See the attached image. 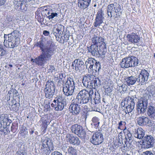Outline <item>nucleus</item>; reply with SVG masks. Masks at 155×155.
<instances>
[{"instance_id":"6e6552de","label":"nucleus","mask_w":155,"mask_h":155,"mask_svg":"<svg viewBox=\"0 0 155 155\" xmlns=\"http://www.w3.org/2000/svg\"><path fill=\"white\" fill-rule=\"evenodd\" d=\"M41 144V150L45 153H50L51 150H53V144L51 140L49 138H43L42 139Z\"/></svg>"},{"instance_id":"20e7f679","label":"nucleus","mask_w":155,"mask_h":155,"mask_svg":"<svg viewBox=\"0 0 155 155\" xmlns=\"http://www.w3.org/2000/svg\"><path fill=\"white\" fill-rule=\"evenodd\" d=\"M75 87L73 79L70 77L68 78L67 81L63 86V91L64 94L67 96L72 95L74 92Z\"/></svg>"},{"instance_id":"9b49d317","label":"nucleus","mask_w":155,"mask_h":155,"mask_svg":"<svg viewBox=\"0 0 155 155\" xmlns=\"http://www.w3.org/2000/svg\"><path fill=\"white\" fill-rule=\"evenodd\" d=\"M92 44L99 46L101 49L105 50L107 49L106 45L104 42V39L101 36L94 35L91 38Z\"/></svg>"},{"instance_id":"58836bf2","label":"nucleus","mask_w":155,"mask_h":155,"mask_svg":"<svg viewBox=\"0 0 155 155\" xmlns=\"http://www.w3.org/2000/svg\"><path fill=\"white\" fill-rule=\"evenodd\" d=\"M125 108V112L126 114L131 113L134 108V106H130L129 105H123Z\"/></svg>"},{"instance_id":"4468645a","label":"nucleus","mask_w":155,"mask_h":155,"mask_svg":"<svg viewBox=\"0 0 155 155\" xmlns=\"http://www.w3.org/2000/svg\"><path fill=\"white\" fill-rule=\"evenodd\" d=\"M103 140V134L99 132L94 133L91 138V142L94 145H98L101 144Z\"/></svg>"},{"instance_id":"b1692460","label":"nucleus","mask_w":155,"mask_h":155,"mask_svg":"<svg viewBox=\"0 0 155 155\" xmlns=\"http://www.w3.org/2000/svg\"><path fill=\"white\" fill-rule=\"evenodd\" d=\"M134 132V137L138 139H142L145 134V131L141 127L138 128L137 130L135 129Z\"/></svg>"},{"instance_id":"c03bdc74","label":"nucleus","mask_w":155,"mask_h":155,"mask_svg":"<svg viewBox=\"0 0 155 155\" xmlns=\"http://www.w3.org/2000/svg\"><path fill=\"white\" fill-rule=\"evenodd\" d=\"M94 94L95 96H93L92 97H93L95 103V104H98L100 101V97L99 95H97V97L95 93Z\"/></svg>"},{"instance_id":"09e8293b","label":"nucleus","mask_w":155,"mask_h":155,"mask_svg":"<svg viewBox=\"0 0 155 155\" xmlns=\"http://www.w3.org/2000/svg\"><path fill=\"white\" fill-rule=\"evenodd\" d=\"M87 75L88 77H89V78L90 79V80L91 82H93L95 78H96L94 75L92 74H88Z\"/></svg>"},{"instance_id":"4d7b16f0","label":"nucleus","mask_w":155,"mask_h":155,"mask_svg":"<svg viewBox=\"0 0 155 155\" xmlns=\"http://www.w3.org/2000/svg\"><path fill=\"white\" fill-rule=\"evenodd\" d=\"M5 3V0H0V6L3 5Z\"/></svg>"},{"instance_id":"bb28decb","label":"nucleus","mask_w":155,"mask_h":155,"mask_svg":"<svg viewBox=\"0 0 155 155\" xmlns=\"http://www.w3.org/2000/svg\"><path fill=\"white\" fill-rule=\"evenodd\" d=\"M124 79L125 82L128 86L134 84L136 81L138 82V78L133 76L127 77Z\"/></svg>"},{"instance_id":"6ab92c4d","label":"nucleus","mask_w":155,"mask_h":155,"mask_svg":"<svg viewBox=\"0 0 155 155\" xmlns=\"http://www.w3.org/2000/svg\"><path fill=\"white\" fill-rule=\"evenodd\" d=\"M73 133L78 135L79 137H81L84 135V131L82 127L77 124H74L71 127Z\"/></svg>"},{"instance_id":"69168bd1","label":"nucleus","mask_w":155,"mask_h":155,"mask_svg":"<svg viewBox=\"0 0 155 155\" xmlns=\"http://www.w3.org/2000/svg\"><path fill=\"white\" fill-rule=\"evenodd\" d=\"M8 66H9V67L10 68H12V64H9L8 65Z\"/></svg>"},{"instance_id":"0eeeda50","label":"nucleus","mask_w":155,"mask_h":155,"mask_svg":"<svg viewBox=\"0 0 155 155\" xmlns=\"http://www.w3.org/2000/svg\"><path fill=\"white\" fill-rule=\"evenodd\" d=\"M53 51V49L51 48L47 49L46 53H42L38 58L35 59V62L38 65H42L43 64L45 59L50 58L54 54Z\"/></svg>"},{"instance_id":"dca6fc26","label":"nucleus","mask_w":155,"mask_h":155,"mask_svg":"<svg viewBox=\"0 0 155 155\" xmlns=\"http://www.w3.org/2000/svg\"><path fill=\"white\" fill-rule=\"evenodd\" d=\"M53 102L55 104V110L58 111L62 110L65 104V101L64 99L61 96L58 97L57 100H54Z\"/></svg>"},{"instance_id":"f8f14e48","label":"nucleus","mask_w":155,"mask_h":155,"mask_svg":"<svg viewBox=\"0 0 155 155\" xmlns=\"http://www.w3.org/2000/svg\"><path fill=\"white\" fill-rule=\"evenodd\" d=\"M126 141L124 142V147L127 150H132L134 147L132 144L133 141L132 135L129 130H127L124 132Z\"/></svg>"},{"instance_id":"f257e3e1","label":"nucleus","mask_w":155,"mask_h":155,"mask_svg":"<svg viewBox=\"0 0 155 155\" xmlns=\"http://www.w3.org/2000/svg\"><path fill=\"white\" fill-rule=\"evenodd\" d=\"M19 35V32L18 30L14 31L8 35H5L4 37L5 46L10 48L18 46L20 43Z\"/></svg>"},{"instance_id":"603ef678","label":"nucleus","mask_w":155,"mask_h":155,"mask_svg":"<svg viewBox=\"0 0 155 155\" xmlns=\"http://www.w3.org/2000/svg\"><path fill=\"white\" fill-rule=\"evenodd\" d=\"M142 155H153V154L151 151H147L143 152Z\"/></svg>"},{"instance_id":"393cba45","label":"nucleus","mask_w":155,"mask_h":155,"mask_svg":"<svg viewBox=\"0 0 155 155\" xmlns=\"http://www.w3.org/2000/svg\"><path fill=\"white\" fill-rule=\"evenodd\" d=\"M154 89L152 87H149L147 89L145 94H144V97L148 99H150L155 94Z\"/></svg>"},{"instance_id":"ea45409f","label":"nucleus","mask_w":155,"mask_h":155,"mask_svg":"<svg viewBox=\"0 0 155 155\" xmlns=\"http://www.w3.org/2000/svg\"><path fill=\"white\" fill-rule=\"evenodd\" d=\"M43 106L44 107V111H45L50 110L51 108L50 107V102L48 101H45L43 104Z\"/></svg>"},{"instance_id":"ddd939ff","label":"nucleus","mask_w":155,"mask_h":155,"mask_svg":"<svg viewBox=\"0 0 155 155\" xmlns=\"http://www.w3.org/2000/svg\"><path fill=\"white\" fill-rule=\"evenodd\" d=\"M148 103L147 99L145 98H142L138 101L137 110L138 114H143L146 111Z\"/></svg>"},{"instance_id":"f704fd0d","label":"nucleus","mask_w":155,"mask_h":155,"mask_svg":"<svg viewBox=\"0 0 155 155\" xmlns=\"http://www.w3.org/2000/svg\"><path fill=\"white\" fill-rule=\"evenodd\" d=\"M69 141L70 143L75 145H78L81 143L80 140L77 137H70L69 138Z\"/></svg>"},{"instance_id":"de8ad7c7","label":"nucleus","mask_w":155,"mask_h":155,"mask_svg":"<svg viewBox=\"0 0 155 155\" xmlns=\"http://www.w3.org/2000/svg\"><path fill=\"white\" fill-rule=\"evenodd\" d=\"M125 124H126V122H125L120 121L118 123V126L117 127L118 129L122 130V126L123 124L124 125Z\"/></svg>"},{"instance_id":"c85d7f7f","label":"nucleus","mask_w":155,"mask_h":155,"mask_svg":"<svg viewBox=\"0 0 155 155\" xmlns=\"http://www.w3.org/2000/svg\"><path fill=\"white\" fill-rule=\"evenodd\" d=\"M128 57L130 67H134L138 65L139 61L137 58L134 56H130Z\"/></svg>"},{"instance_id":"774afa93","label":"nucleus","mask_w":155,"mask_h":155,"mask_svg":"<svg viewBox=\"0 0 155 155\" xmlns=\"http://www.w3.org/2000/svg\"><path fill=\"white\" fill-rule=\"evenodd\" d=\"M129 155V154H125V155Z\"/></svg>"},{"instance_id":"f03ea898","label":"nucleus","mask_w":155,"mask_h":155,"mask_svg":"<svg viewBox=\"0 0 155 155\" xmlns=\"http://www.w3.org/2000/svg\"><path fill=\"white\" fill-rule=\"evenodd\" d=\"M94 94L93 90L92 89L88 90L83 89L80 91L77 95V102L81 104L88 103L91 100Z\"/></svg>"},{"instance_id":"338daca9","label":"nucleus","mask_w":155,"mask_h":155,"mask_svg":"<svg viewBox=\"0 0 155 155\" xmlns=\"http://www.w3.org/2000/svg\"><path fill=\"white\" fill-rule=\"evenodd\" d=\"M16 104H14V105H12V106H13V107L14 106H15Z\"/></svg>"},{"instance_id":"a878e982","label":"nucleus","mask_w":155,"mask_h":155,"mask_svg":"<svg viewBox=\"0 0 155 155\" xmlns=\"http://www.w3.org/2000/svg\"><path fill=\"white\" fill-rule=\"evenodd\" d=\"M134 99L130 97H128L125 98V100L122 101L121 106L124 105H129L130 106H134L135 105Z\"/></svg>"},{"instance_id":"0e129e2a","label":"nucleus","mask_w":155,"mask_h":155,"mask_svg":"<svg viewBox=\"0 0 155 155\" xmlns=\"http://www.w3.org/2000/svg\"><path fill=\"white\" fill-rule=\"evenodd\" d=\"M31 61H32V62H35V59H31Z\"/></svg>"},{"instance_id":"7c9ffc66","label":"nucleus","mask_w":155,"mask_h":155,"mask_svg":"<svg viewBox=\"0 0 155 155\" xmlns=\"http://www.w3.org/2000/svg\"><path fill=\"white\" fill-rule=\"evenodd\" d=\"M147 114L150 117L154 118L155 117V107L150 105L148 107Z\"/></svg>"},{"instance_id":"79ce46f5","label":"nucleus","mask_w":155,"mask_h":155,"mask_svg":"<svg viewBox=\"0 0 155 155\" xmlns=\"http://www.w3.org/2000/svg\"><path fill=\"white\" fill-rule=\"evenodd\" d=\"M146 125L149 127H154L155 125L154 122L153 121L150 120L148 117L147 118Z\"/></svg>"},{"instance_id":"a19ab883","label":"nucleus","mask_w":155,"mask_h":155,"mask_svg":"<svg viewBox=\"0 0 155 155\" xmlns=\"http://www.w3.org/2000/svg\"><path fill=\"white\" fill-rule=\"evenodd\" d=\"M32 0H20L19 2H18L17 3H14V4H15V5H16L15 8L17 7H21V6L22 4H23L22 2H29L32 1Z\"/></svg>"},{"instance_id":"864d4df0","label":"nucleus","mask_w":155,"mask_h":155,"mask_svg":"<svg viewBox=\"0 0 155 155\" xmlns=\"http://www.w3.org/2000/svg\"><path fill=\"white\" fill-rule=\"evenodd\" d=\"M50 155H63L61 153L58 151H54L51 153Z\"/></svg>"},{"instance_id":"13d9d810","label":"nucleus","mask_w":155,"mask_h":155,"mask_svg":"<svg viewBox=\"0 0 155 155\" xmlns=\"http://www.w3.org/2000/svg\"><path fill=\"white\" fill-rule=\"evenodd\" d=\"M69 35H65L64 36L65 40H67L69 38Z\"/></svg>"},{"instance_id":"5fc2aeb1","label":"nucleus","mask_w":155,"mask_h":155,"mask_svg":"<svg viewBox=\"0 0 155 155\" xmlns=\"http://www.w3.org/2000/svg\"><path fill=\"white\" fill-rule=\"evenodd\" d=\"M49 67V72H52L55 69L54 66L53 65H50Z\"/></svg>"},{"instance_id":"8fccbe9b","label":"nucleus","mask_w":155,"mask_h":155,"mask_svg":"<svg viewBox=\"0 0 155 155\" xmlns=\"http://www.w3.org/2000/svg\"><path fill=\"white\" fill-rule=\"evenodd\" d=\"M6 119L5 118L4 115H2L0 117V121L1 123H2V122H3V123H4L5 121H6Z\"/></svg>"},{"instance_id":"680f3d73","label":"nucleus","mask_w":155,"mask_h":155,"mask_svg":"<svg viewBox=\"0 0 155 155\" xmlns=\"http://www.w3.org/2000/svg\"><path fill=\"white\" fill-rule=\"evenodd\" d=\"M124 87H125V86L124 85H122L120 87V88H121V89H122V90H124L123 89V88H124Z\"/></svg>"},{"instance_id":"6e6d98bb","label":"nucleus","mask_w":155,"mask_h":155,"mask_svg":"<svg viewBox=\"0 0 155 155\" xmlns=\"http://www.w3.org/2000/svg\"><path fill=\"white\" fill-rule=\"evenodd\" d=\"M43 34L45 36H48L49 34V32L48 31L45 30L43 31Z\"/></svg>"},{"instance_id":"e433bc0d","label":"nucleus","mask_w":155,"mask_h":155,"mask_svg":"<svg viewBox=\"0 0 155 155\" xmlns=\"http://www.w3.org/2000/svg\"><path fill=\"white\" fill-rule=\"evenodd\" d=\"M147 117H139L137 119L138 124L140 126L146 125Z\"/></svg>"},{"instance_id":"412c9836","label":"nucleus","mask_w":155,"mask_h":155,"mask_svg":"<svg viewBox=\"0 0 155 155\" xmlns=\"http://www.w3.org/2000/svg\"><path fill=\"white\" fill-rule=\"evenodd\" d=\"M103 14L101 9H100L98 11L95 19V21L94 23L95 27L99 26L103 22L104 17H103Z\"/></svg>"},{"instance_id":"c9c22d12","label":"nucleus","mask_w":155,"mask_h":155,"mask_svg":"<svg viewBox=\"0 0 155 155\" xmlns=\"http://www.w3.org/2000/svg\"><path fill=\"white\" fill-rule=\"evenodd\" d=\"M92 123L91 124L93 127L96 128L99 127L100 122L98 118L96 117H94L92 118Z\"/></svg>"},{"instance_id":"5701e85b","label":"nucleus","mask_w":155,"mask_h":155,"mask_svg":"<svg viewBox=\"0 0 155 155\" xmlns=\"http://www.w3.org/2000/svg\"><path fill=\"white\" fill-rule=\"evenodd\" d=\"M78 6L81 10L88 8L91 2V0H78Z\"/></svg>"},{"instance_id":"c756f323","label":"nucleus","mask_w":155,"mask_h":155,"mask_svg":"<svg viewBox=\"0 0 155 155\" xmlns=\"http://www.w3.org/2000/svg\"><path fill=\"white\" fill-rule=\"evenodd\" d=\"M128 57H126L122 59L120 62L121 67L123 68L130 67Z\"/></svg>"},{"instance_id":"e2e57ef3","label":"nucleus","mask_w":155,"mask_h":155,"mask_svg":"<svg viewBox=\"0 0 155 155\" xmlns=\"http://www.w3.org/2000/svg\"><path fill=\"white\" fill-rule=\"evenodd\" d=\"M152 151L153 152L152 153L153 154V155H155V148L153 149Z\"/></svg>"},{"instance_id":"4c0bfd02","label":"nucleus","mask_w":155,"mask_h":155,"mask_svg":"<svg viewBox=\"0 0 155 155\" xmlns=\"http://www.w3.org/2000/svg\"><path fill=\"white\" fill-rule=\"evenodd\" d=\"M92 83V84L91 86V88H93L96 87H98L101 84V82L98 78H96Z\"/></svg>"},{"instance_id":"aec40b11","label":"nucleus","mask_w":155,"mask_h":155,"mask_svg":"<svg viewBox=\"0 0 155 155\" xmlns=\"http://www.w3.org/2000/svg\"><path fill=\"white\" fill-rule=\"evenodd\" d=\"M127 40L130 43L133 44L139 43L140 38L139 36L134 33L128 34L127 36Z\"/></svg>"},{"instance_id":"7ed1b4c3","label":"nucleus","mask_w":155,"mask_h":155,"mask_svg":"<svg viewBox=\"0 0 155 155\" xmlns=\"http://www.w3.org/2000/svg\"><path fill=\"white\" fill-rule=\"evenodd\" d=\"M107 12L108 17L110 18L113 17L114 19H115L121 15L123 10L120 5L116 3L109 5L107 7Z\"/></svg>"},{"instance_id":"9d476101","label":"nucleus","mask_w":155,"mask_h":155,"mask_svg":"<svg viewBox=\"0 0 155 155\" xmlns=\"http://www.w3.org/2000/svg\"><path fill=\"white\" fill-rule=\"evenodd\" d=\"M43 11L45 13L47 18L50 20H51L55 17H58V12L57 9L53 7L44 6L43 7Z\"/></svg>"},{"instance_id":"3c124183","label":"nucleus","mask_w":155,"mask_h":155,"mask_svg":"<svg viewBox=\"0 0 155 155\" xmlns=\"http://www.w3.org/2000/svg\"><path fill=\"white\" fill-rule=\"evenodd\" d=\"M58 80L57 83V86H61L62 85L63 83V81L62 79H58Z\"/></svg>"},{"instance_id":"a211bd4d","label":"nucleus","mask_w":155,"mask_h":155,"mask_svg":"<svg viewBox=\"0 0 155 155\" xmlns=\"http://www.w3.org/2000/svg\"><path fill=\"white\" fill-rule=\"evenodd\" d=\"M143 143L146 148L152 147L154 145V140L152 136L147 135L143 138Z\"/></svg>"},{"instance_id":"cd10ccee","label":"nucleus","mask_w":155,"mask_h":155,"mask_svg":"<svg viewBox=\"0 0 155 155\" xmlns=\"http://www.w3.org/2000/svg\"><path fill=\"white\" fill-rule=\"evenodd\" d=\"M63 27V26L62 25H59L57 26L54 27L52 32L56 38L58 37L59 38V36H61V29Z\"/></svg>"},{"instance_id":"f3484780","label":"nucleus","mask_w":155,"mask_h":155,"mask_svg":"<svg viewBox=\"0 0 155 155\" xmlns=\"http://www.w3.org/2000/svg\"><path fill=\"white\" fill-rule=\"evenodd\" d=\"M71 66L76 71L80 72L84 69V63L81 59H76L72 62Z\"/></svg>"},{"instance_id":"37998d69","label":"nucleus","mask_w":155,"mask_h":155,"mask_svg":"<svg viewBox=\"0 0 155 155\" xmlns=\"http://www.w3.org/2000/svg\"><path fill=\"white\" fill-rule=\"evenodd\" d=\"M117 141L118 142L117 144H116V146L118 147L119 146H120L123 143L122 138V136L121 134H119L118 135V139H117Z\"/></svg>"},{"instance_id":"473e14b6","label":"nucleus","mask_w":155,"mask_h":155,"mask_svg":"<svg viewBox=\"0 0 155 155\" xmlns=\"http://www.w3.org/2000/svg\"><path fill=\"white\" fill-rule=\"evenodd\" d=\"M100 69H101V66L100 63L99 61H97L91 70H92L93 72L95 74V75H96L99 74Z\"/></svg>"},{"instance_id":"423d86ee","label":"nucleus","mask_w":155,"mask_h":155,"mask_svg":"<svg viewBox=\"0 0 155 155\" xmlns=\"http://www.w3.org/2000/svg\"><path fill=\"white\" fill-rule=\"evenodd\" d=\"M87 48L88 52L90 53L93 56L97 57L104 56L107 51V49H105L104 50V49L102 50L100 47L98 50V46L92 44L89 47H87Z\"/></svg>"},{"instance_id":"4be33fe9","label":"nucleus","mask_w":155,"mask_h":155,"mask_svg":"<svg viewBox=\"0 0 155 155\" xmlns=\"http://www.w3.org/2000/svg\"><path fill=\"white\" fill-rule=\"evenodd\" d=\"M69 109L70 112L74 115H78L81 111L80 105L76 103L71 104L69 106Z\"/></svg>"},{"instance_id":"72a5a7b5","label":"nucleus","mask_w":155,"mask_h":155,"mask_svg":"<svg viewBox=\"0 0 155 155\" xmlns=\"http://www.w3.org/2000/svg\"><path fill=\"white\" fill-rule=\"evenodd\" d=\"M96 62V61L94 59L91 58H88L85 62L87 67H88L91 69Z\"/></svg>"},{"instance_id":"1a4fd4ad","label":"nucleus","mask_w":155,"mask_h":155,"mask_svg":"<svg viewBox=\"0 0 155 155\" xmlns=\"http://www.w3.org/2000/svg\"><path fill=\"white\" fill-rule=\"evenodd\" d=\"M54 85L53 81H48L47 82L44 89L45 96L46 98L50 99L53 97L55 90Z\"/></svg>"},{"instance_id":"a18cd8bd","label":"nucleus","mask_w":155,"mask_h":155,"mask_svg":"<svg viewBox=\"0 0 155 155\" xmlns=\"http://www.w3.org/2000/svg\"><path fill=\"white\" fill-rule=\"evenodd\" d=\"M27 153L25 150L23 149H21L17 152V155H26Z\"/></svg>"},{"instance_id":"49530a36","label":"nucleus","mask_w":155,"mask_h":155,"mask_svg":"<svg viewBox=\"0 0 155 155\" xmlns=\"http://www.w3.org/2000/svg\"><path fill=\"white\" fill-rule=\"evenodd\" d=\"M6 51L3 48V47L0 45V56H3L5 54Z\"/></svg>"},{"instance_id":"bf43d9fd","label":"nucleus","mask_w":155,"mask_h":155,"mask_svg":"<svg viewBox=\"0 0 155 155\" xmlns=\"http://www.w3.org/2000/svg\"><path fill=\"white\" fill-rule=\"evenodd\" d=\"M59 74V79H62V78L63 77V75L61 74ZM57 79H58V77H57Z\"/></svg>"},{"instance_id":"39448f33","label":"nucleus","mask_w":155,"mask_h":155,"mask_svg":"<svg viewBox=\"0 0 155 155\" xmlns=\"http://www.w3.org/2000/svg\"><path fill=\"white\" fill-rule=\"evenodd\" d=\"M37 46L39 47L42 53H46V50L51 48L54 50V54L56 52V47L54 43L52 40H49L47 41L45 45H44V42L43 40H41L38 42L36 44Z\"/></svg>"},{"instance_id":"2f4dec72","label":"nucleus","mask_w":155,"mask_h":155,"mask_svg":"<svg viewBox=\"0 0 155 155\" xmlns=\"http://www.w3.org/2000/svg\"><path fill=\"white\" fill-rule=\"evenodd\" d=\"M90 79L87 75L85 76L83 78L82 83L84 86L91 89V86L92 82H91Z\"/></svg>"},{"instance_id":"2eb2a0df","label":"nucleus","mask_w":155,"mask_h":155,"mask_svg":"<svg viewBox=\"0 0 155 155\" xmlns=\"http://www.w3.org/2000/svg\"><path fill=\"white\" fill-rule=\"evenodd\" d=\"M149 73L145 69H142L140 72V74L138 75V80L140 84L141 85L145 84L147 81Z\"/></svg>"},{"instance_id":"052dcab7","label":"nucleus","mask_w":155,"mask_h":155,"mask_svg":"<svg viewBox=\"0 0 155 155\" xmlns=\"http://www.w3.org/2000/svg\"><path fill=\"white\" fill-rule=\"evenodd\" d=\"M55 104H54L52 103L51 104V106L55 108Z\"/></svg>"}]
</instances>
